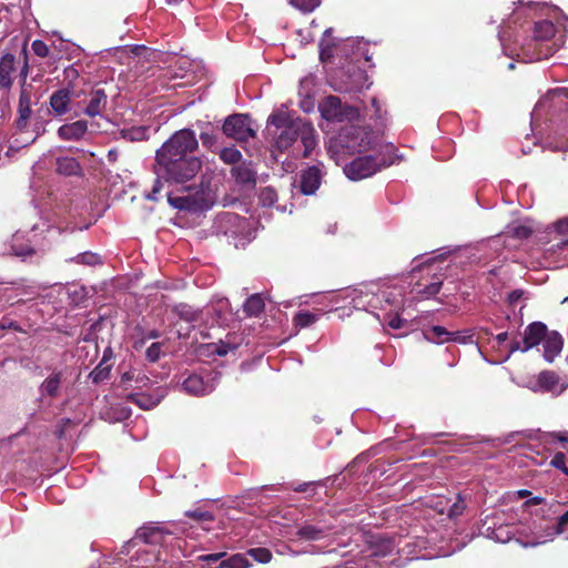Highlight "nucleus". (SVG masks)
I'll use <instances>...</instances> for the list:
<instances>
[{"mask_svg":"<svg viewBox=\"0 0 568 568\" xmlns=\"http://www.w3.org/2000/svg\"><path fill=\"white\" fill-rule=\"evenodd\" d=\"M386 145L379 134L369 128L346 125L329 140L327 152L339 164L345 155L362 154Z\"/></svg>","mask_w":568,"mask_h":568,"instance_id":"1","label":"nucleus"},{"mask_svg":"<svg viewBox=\"0 0 568 568\" xmlns=\"http://www.w3.org/2000/svg\"><path fill=\"white\" fill-rule=\"evenodd\" d=\"M162 541L163 531L159 527H141L122 547L121 554L129 555L136 548L129 568H169L166 560L162 558V551L155 550V546Z\"/></svg>","mask_w":568,"mask_h":568,"instance_id":"2","label":"nucleus"},{"mask_svg":"<svg viewBox=\"0 0 568 568\" xmlns=\"http://www.w3.org/2000/svg\"><path fill=\"white\" fill-rule=\"evenodd\" d=\"M377 285L374 283L364 284L358 287H349L334 294L329 303L335 305V310L352 307L354 310H367L368 307L376 308L381 302V297L389 304L394 302L390 300L392 292L383 291L377 293Z\"/></svg>","mask_w":568,"mask_h":568,"instance_id":"3","label":"nucleus"},{"mask_svg":"<svg viewBox=\"0 0 568 568\" xmlns=\"http://www.w3.org/2000/svg\"><path fill=\"white\" fill-rule=\"evenodd\" d=\"M298 140H301L303 150L300 151L297 146L294 148L292 151L293 155L298 156L301 154L303 158L310 156L317 144L316 132L308 122L297 118L294 122L278 131L274 148L283 152L293 146Z\"/></svg>","mask_w":568,"mask_h":568,"instance_id":"4","label":"nucleus"},{"mask_svg":"<svg viewBox=\"0 0 568 568\" xmlns=\"http://www.w3.org/2000/svg\"><path fill=\"white\" fill-rule=\"evenodd\" d=\"M394 163V146L386 145L377 150L359 154L344 166V173L353 181L372 176L383 168Z\"/></svg>","mask_w":568,"mask_h":568,"instance_id":"5","label":"nucleus"},{"mask_svg":"<svg viewBox=\"0 0 568 568\" xmlns=\"http://www.w3.org/2000/svg\"><path fill=\"white\" fill-rule=\"evenodd\" d=\"M199 142L194 131L182 129L176 131L155 153V166L165 165L179 159L193 156Z\"/></svg>","mask_w":568,"mask_h":568,"instance_id":"6","label":"nucleus"},{"mask_svg":"<svg viewBox=\"0 0 568 568\" xmlns=\"http://www.w3.org/2000/svg\"><path fill=\"white\" fill-rule=\"evenodd\" d=\"M202 168V161L197 156L179 159L172 163L155 166V173L164 178L166 182L184 184L196 176Z\"/></svg>","mask_w":568,"mask_h":568,"instance_id":"7","label":"nucleus"},{"mask_svg":"<svg viewBox=\"0 0 568 568\" xmlns=\"http://www.w3.org/2000/svg\"><path fill=\"white\" fill-rule=\"evenodd\" d=\"M559 535H565V538L568 535V510L558 516L556 523L536 527L532 541H530L529 545H544L548 541H552Z\"/></svg>","mask_w":568,"mask_h":568,"instance_id":"8","label":"nucleus"},{"mask_svg":"<svg viewBox=\"0 0 568 568\" xmlns=\"http://www.w3.org/2000/svg\"><path fill=\"white\" fill-rule=\"evenodd\" d=\"M222 129L226 136L236 141H247L255 135L251 119L245 114L230 115L225 119Z\"/></svg>","mask_w":568,"mask_h":568,"instance_id":"9","label":"nucleus"},{"mask_svg":"<svg viewBox=\"0 0 568 568\" xmlns=\"http://www.w3.org/2000/svg\"><path fill=\"white\" fill-rule=\"evenodd\" d=\"M322 116L327 121L342 122L355 114V110L348 105H344L339 98L329 95L325 98L318 105Z\"/></svg>","mask_w":568,"mask_h":568,"instance_id":"10","label":"nucleus"},{"mask_svg":"<svg viewBox=\"0 0 568 568\" xmlns=\"http://www.w3.org/2000/svg\"><path fill=\"white\" fill-rule=\"evenodd\" d=\"M169 203L175 209L187 211H202L210 206L203 191H196L194 194L187 193L183 196L169 195Z\"/></svg>","mask_w":568,"mask_h":568,"instance_id":"11","label":"nucleus"},{"mask_svg":"<svg viewBox=\"0 0 568 568\" xmlns=\"http://www.w3.org/2000/svg\"><path fill=\"white\" fill-rule=\"evenodd\" d=\"M185 393L194 396H204L214 390V379H204L201 375L192 374L182 383Z\"/></svg>","mask_w":568,"mask_h":568,"instance_id":"12","label":"nucleus"},{"mask_svg":"<svg viewBox=\"0 0 568 568\" xmlns=\"http://www.w3.org/2000/svg\"><path fill=\"white\" fill-rule=\"evenodd\" d=\"M547 335V327L540 322L529 324L524 332L523 352L537 346Z\"/></svg>","mask_w":568,"mask_h":568,"instance_id":"13","label":"nucleus"},{"mask_svg":"<svg viewBox=\"0 0 568 568\" xmlns=\"http://www.w3.org/2000/svg\"><path fill=\"white\" fill-rule=\"evenodd\" d=\"M88 131V123L84 120H78L72 123L63 124L58 130V135L64 141H79Z\"/></svg>","mask_w":568,"mask_h":568,"instance_id":"14","label":"nucleus"},{"mask_svg":"<svg viewBox=\"0 0 568 568\" xmlns=\"http://www.w3.org/2000/svg\"><path fill=\"white\" fill-rule=\"evenodd\" d=\"M322 173L317 166H311L301 174V191L303 194L312 195L321 185Z\"/></svg>","mask_w":568,"mask_h":568,"instance_id":"15","label":"nucleus"},{"mask_svg":"<svg viewBox=\"0 0 568 568\" xmlns=\"http://www.w3.org/2000/svg\"><path fill=\"white\" fill-rule=\"evenodd\" d=\"M16 71V58L11 53L0 57V89H9L12 85V73Z\"/></svg>","mask_w":568,"mask_h":568,"instance_id":"16","label":"nucleus"},{"mask_svg":"<svg viewBox=\"0 0 568 568\" xmlns=\"http://www.w3.org/2000/svg\"><path fill=\"white\" fill-rule=\"evenodd\" d=\"M564 341L557 332L547 333L544 339V357L551 363L562 349Z\"/></svg>","mask_w":568,"mask_h":568,"instance_id":"17","label":"nucleus"},{"mask_svg":"<svg viewBox=\"0 0 568 568\" xmlns=\"http://www.w3.org/2000/svg\"><path fill=\"white\" fill-rule=\"evenodd\" d=\"M106 94L102 89L93 90L90 93L89 103L84 110V113L91 118L101 114V112L106 106Z\"/></svg>","mask_w":568,"mask_h":568,"instance_id":"18","label":"nucleus"},{"mask_svg":"<svg viewBox=\"0 0 568 568\" xmlns=\"http://www.w3.org/2000/svg\"><path fill=\"white\" fill-rule=\"evenodd\" d=\"M424 337L432 342L437 344H443L448 341H456V333H452L447 331L445 327L439 325H434L430 327H427L423 331Z\"/></svg>","mask_w":568,"mask_h":568,"instance_id":"19","label":"nucleus"},{"mask_svg":"<svg viewBox=\"0 0 568 568\" xmlns=\"http://www.w3.org/2000/svg\"><path fill=\"white\" fill-rule=\"evenodd\" d=\"M18 112V125L23 126L31 114V90L24 85L21 88Z\"/></svg>","mask_w":568,"mask_h":568,"instance_id":"20","label":"nucleus"},{"mask_svg":"<svg viewBox=\"0 0 568 568\" xmlns=\"http://www.w3.org/2000/svg\"><path fill=\"white\" fill-rule=\"evenodd\" d=\"M328 527L313 524H304L298 527L296 536L305 540H320L326 536Z\"/></svg>","mask_w":568,"mask_h":568,"instance_id":"21","label":"nucleus"},{"mask_svg":"<svg viewBox=\"0 0 568 568\" xmlns=\"http://www.w3.org/2000/svg\"><path fill=\"white\" fill-rule=\"evenodd\" d=\"M69 102L70 92L67 89L54 92L50 98V105L52 110L59 115H62L68 111Z\"/></svg>","mask_w":568,"mask_h":568,"instance_id":"22","label":"nucleus"},{"mask_svg":"<svg viewBox=\"0 0 568 568\" xmlns=\"http://www.w3.org/2000/svg\"><path fill=\"white\" fill-rule=\"evenodd\" d=\"M61 381H62L61 372H55V373L51 374L40 385L41 394L48 395L50 397H55L59 394Z\"/></svg>","mask_w":568,"mask_h":568,"instance_id":"23","label":"nucleus"},{"mask_svg":"<svg viewBox=\"0 0 568 568\" xmlns=\"http://www.w3.org/2000/svg\"><path fill=\"white\" fill-rule=\"evenodd\" d=\"M57 172L63 175H78L81 173V165L74 158H58Z\"/></svg>","mask_w":568,"mask_h":568,"instance_id":"24","label":"nucleus"},{"mask_svg":"<svg viewBox=\"0 0 568 568\" xmlns=\"http://www.w3.org/2000/svg\"><path fill=\"white\" fill-rule=\"evenodd\" d=\"M232 174L236 182L241 184H251L255 182V171L251 168V164H239L232 169Z\"/></svg>","mask_w":568,"mask_h":568,"instance_id":"25","label":"nucleus"},{"mask_svg":"<svg viewBox=\"0 0 568 568\" xmlns=\"http://www.w3.org/2000/svg\"><path fill=\"white\" fill-rule=\"evenodd\" d=\"M333 29L328 28L324 31L320 42V58L322 61L329 59L333 55V48L336 45L332 39Z\"/></svg>","mask_w":568,"mask_h":568,"instance_id":"26","label":"nucleus"},{"mask_svg":"<svg viewBox=\"0 0 568 568\" xmlns=\"http://www.w3.org/2000/svg\"><path fill=\"white\" fill-rule=\"evenodd\" d=\"M250 560L245 554H235L220 561L216 568H248Z\"/></svg>","mask_w":568,"mask_h":568,"instance_id":"27","label":"nucleus"},{"mask_svg":"<svg viewBox=\"0 0 568 568\" xmlns=\"http://www.w3.org/2000/svg\"><path fill=\"white\" fill-rule=\"evenodd\" d=\"M263 308L264 302L258 294L250 296L243 305V310L247 316H256L263 311Z\"/></svg>","mask_w":568,"mask_h":568,"instance_id":"28","label":"nucleus"},{"mask_svg":"<svg viewBox=\"0 0 568 568\" xmlns=\"http://www.w3.org/2000/svg\"><path fill=\"white\" fill-rule=\"evenodd\" d=\"M555 28L550 21L542 20L535 23L534 37L538 40H546L554 36Z\"/></svg>","mask_w":568,"mask_h":568,"instance_id":"29","label":"nucleus"},{"mask_svg":"<svg viewBox=\"0 0 568 568\" xmlns=\"http://www.w3.org/2000/svg\"><path fill=\"white\" fill-rule=\"evenodd\" d=\"M175 314L189 323H194L200 318L201 313L186 304H180L174 308Z\"/></svg>","mask_w":568,"mask_h":568,"instance_id":"30","label":"nucleus"},{"mask_svg":"<svg viewBox=\"0 0 568 568\" xmlns=\"http://www.w3.org/2000/svg\"><path fill=\"white\" fill-rule=\"evenodd\" d=\"M31 232L33 241H36V237L40 234L47 233L52 236V233H60L61 229L53 226L47 219H41L39 223L31 227Z\"/></svg>","mask_w":568,"mask_h":568,"instance_id":"31","label":"nucleus"},{"mask_svg":"<svg viewBox=\"0 0 568 568\" xmlns=\"http://www.w3.org/2000/svg\"><path fill=\"white\" fill-rule=\"evenodd\" d=\"M320 318V314L311 313V312H298L294 318L293 323L298 328L308 327L312 324L316 323Z\"/></svg>","mask_w":568,"mask_h":568,"instance_id":"32","label":"nucleus"},{"mask_svg":"<svg viewBox=\"0 0 568 568\" xmlns=\"http://www.w3.org/2000/svg\"><path fill=\"white\" fill-rule=\"evenodd\" d=\"M122 136L128 141H143L148 136V129L144 126H131L122 130Z\"/></svg>","mask_w":568,"mask_h":568,"instance_id":"33","label":"nucleus"},{"mask_svg":"<svg viewBox=\"0 0 568 568\" xmlns=\"http://www.w3.org/2000/svg\"><path fill=\"white\" fill-rule=\"evenodd\" d=\"M442 284V280L437 278L433 281L430 284L425 285L423 288H419L418 286L417 288H414V291L416 295L419 296L420 298H429L439 292Z\"/></svg>","mask_w":568,"mask_h":568,"instance_id":"34","label":"nucleus"},{"mask_svg":"<svg viewBox=\"0 0 568 568\" xmlns=\"http://www.w3.org/2000/svg\"><path fill=\"white\" fill-rule=\"evenodd\" d=\"M558 382V377L552 372H541L538 375V387L542 390H551Z\"/></svg>","mask_w":568,"mask_h":568,"instance_id":"35","label":"nucleus"},{"mask_svg":"<svg viewBox=\"0 0 568 568\" xmlns=\"http://www.w3.org/2000/svg\"><path fill=\"white\" fill-rule=\"evenodd\" d=\"M70 261L88 266H94L102 263L100 255L92 252L80 253L77 256L72 257Z\"/></svg>","mask_w":568,"mask_h":568,"instance_id":"36","label":"nucleus"},{"mask_svg":"<svg viewBox=\"0 0 568 568\" xmlns=\"http://www.w3.org/2000/svg\"><path fill=\"white\" fill-rule=\"evenodd\" d=\"M163 397V394L156 395V396H148V395H136L133 400L143 409H151L155 407L161 398Z\"/></svg>","mask_w":568,"mask_h":568,"instance_id":"37","label":"nucleus"},{"mask_svg":"<svg viewBox=\"0 0 568 568\" xmlns=\"http://www.w3.org/2000/svg\"><path fill=\"white\" fill-rule=\"evenodd\" d=\"M268 124L274 125L278 131L294 122L295 119L290 118L285 112H276L270 115Z\"/></svg>","mask_w":568,"mask_h":568,"instance_id":"38","label":"nucleus"},{"mask_svg":"<svg viewBox=\"0 0 568 568\" xmlns=\"http://www.w3.org/2000/svg\"><path fill=\"white\" fill-rule=\"evenodd\" d=\"M241 152L234 146L223 148L220 151V159L226 164H235L241 160Z\"/></svg>","mask_w":568,"mask_h":568,"instance_id":"39","label":"nucleus"},{"mask_svg":"<svg viewBox=\"0 0 568 568\" xmlns=\"http://www.w3.org/2000/svg\"><path fill=\"white\" fill-rule=\"evenodd\" d=\"M12 284L22 295H37L39 291V286L36 283H29L26 280H21Z\"/></svg>","mask_w":568,"mask_h":568,"instance_id":"40","label":"nucleus"},{"mask_svg":"<svg viewBox=\"0 0 568 568\" xmlns=\"http://www.w3.org/2000/svg\"><path fill=\"white\" fill-rule=\"evenodd\" d=\"M247 555L261 564H266L272 559V554L266 548H252L247 551Z\"/></svg>","mask_w":568,"mask_h":568,"instance_id":"41","label":"nucleus"},{"mask_svg":"<svg viewBox=\"0 0 568 568\" xmlns=\"http://www.w3.org/2000/svg\"><path fill=\"white\" fill-rule=\"evenodd\" d=\"M321 0H290V3L303 12H312L320 6Z\"/></svg>","mask_w":568,"mask_h":568,"instance_id":"42","label":"nucleus"},{"mask_svg":"<svg viewBox=\"0 0 568 568\" xmlns=\"http://www.w3.org/2000/svg\"><path fill=\"white\" fill-rule=\"evenodd\" d=\"M277 199L276 192L271 187H265L262 190L260 200L263 205L265 206H272Z\"/></svg>","mask_w":568,"mask_h":568,"instance_id":"43","label":"nucleus"},{"mask_svg":"<svg viewBox=\"0 0 568 568\" xmlns=\"http://www.w3.org/2000/svg\"><path fill=\"white\" fill-rule=\"evenodd\" d=\"M146 358L154 363L159 361L162 354V344L161 343H152L146 349Z\"/></svg>","mask_w":568,"mask_h":568,"instance_id":"44","label":"nucleus"},{"mask_svg":"<svg viewBox=\"0 0 568 568\" xmlns=\"http://www.w3.org/2000/svg\"><path fill=\"white\" fill-rule=\"evenodd\" d=\"M20 231L17 232L13 236V242H18L19 239H20ZM12 250H13V253L17 255V256H22V257H26L30 254L33 253V248L31 247L30 244H27L24 246H22L21 248H17L16 247V243L12 244Z\"/></svg>","mask_w":568,"mask_h":568,"instance_id":"45","label":"nucleus"},{"mask_svg":"<svg viewBox=\"0 0 568 568\" xmlns=\"http://www.w3.org/2000/svg\"><path fill=\"white\" fill-rule=\"evenodd\" d=\"M550 465L568 475V468L566 467V456L564 453H556L550 462Z\"/></svg>","mask_w":568,"mask_h":568,"instance_id":"46","label":"nucleus"},{"mask_svg":"<svg viewBox=\"0 0 568 568\" xmlns=\"http://www.w3.org/2000/svg\"><path fill=\"white\" fill-rule=\"evenodd\" d=\"M32 51L40 58H45L50 53L49 47L41 40H34L31 44Z\"/></svg>","mask_w":568,"mask_h":568,"instance_id":"47","label":"nucleus"},{"mask_svg":"<svg viewBox=\"0 0 568 568\" xmlns=\"http://www.w3.org/2000/svg\"><path fill=\"white\" fill-rule=\"evenodd\" d=\"M200 139L202 141L203 146H205L212 151L217 148V140L214 134L209 133V132H201Z\"/></svg>","mask_w":568,"mask_h":568,"instance_id":"48","label":"nucleus"},{"mask_svg":"<svg viewBox=\"0 0 568 568\" xmlns=\"http://www.w3.org/2000/svg\"><path fill=\"white\" fill-rule=\"evenodd\" d=\"M509 232L515 237L526 239L532 233V230H531V227L526 226V225H516V226H513L511 229H509Z\"/></svg>","mask_w":568,"mask_h":568,"instance_id":"49","label":"nucleus"},{"mask_svg":"<svg viewBox=\"0 0 568 568\" xmlns=\"http://www.w3.org/2000/svg\"><path fill=\"white\" fill-rule=\"evenodd\" d=\"M488 537L491 539H495L496 541H499V542H505V541L509 540V535L506 531V529L503 527H499L498 529L493 530L490 534H488Z\"/></svg>","mask_w":568,"mask_h":568,"instance_id":"50","label":"nucleus"},{"mask_svg":"<svg viewBox=\"0 0 568 568\" xmlns=\"http://www.w3.org/2000/svg\"><path fill=\"white\" fill-rule=\"evenodd\" d=\"M517 351H521L523 352V344L520 342H513L510 345H509V349L507 352V354L504 356V358L499 359V361H494L491 362L493 364H496V363H503V362H506L509 359V357L511 356V354H514L515 352Z\"/></svg>","mask_w":568,"mask_h":568,"instance_id":"51","label":"nucleus"},{"mask_svg":"<svg viewBox=\"0 0 568 568\" xmlns=\"http://www.w3.org/2000/svg\"><path fill=\"white\" fill-rule=\"evenodd\" d=\"M186 515L191 518H194L196 520H212L213 517L209 511H202V510H194V511H187Z\"/></svg>","mask_w":568,"mask_h":568,"instance_id":"52","label":"nucleus"},{"mask_svg":"<svg viewBox=\"0 0 568 568\" xmlns=\"http://www.w3.org/2000/svg\"><path fill=\"white\" fill-rule=\"evenodd\" d=\"M226 556V552H215V554H210V555H205V556H202L200 557L203 561H206L209 564H215V562H219L221 560H223V558Z\"/></svg>","mask_w":568,"mask_h":568,"instance_id":"53","label":"nucleus"},{"mask_svg":"<svg viewBox=\"0 0 568 568\" xmlns=\"http://www.w3.org/2000/svg\"><path fill=\"white\" fill-rule=\"evenodd\" d=\"M407 324L406 320L400 318L398 315H394L388 321V326L393 329H399L405 327Z\"/></svg>","mask_w":568,"mask_h":568,"instance_id":"54","label":"nucleus"},{"mask_svg":"<svg viewBox=\"0 0 568 568\" xmlns=\"http://www.w3.org/2000/svg\"><path fill=\"white\" fill-rule=\"evenodd\" d=\"M464 508H465V505H464V503H463V501H456V503H454V504L450 506V508H449V510H448V516H449L450 518H454V517H456V516H459V515L463 513Z\"/></svg>","mask_w":568,"mask_h":568,"instance_id":"55","label":"nucleus"},{"mask_svg":"<svg viewBox=\"0 0 568 568\" xmlns=\"http://www.w3.org/2000/svg\"><path fill=\"white\" fill-rule=\"evenodd\" d=\"M161 180H164V178H160L158 175V179L154 181V184H153V187H152V192L149 195L150 200H156V194L160 193V191L162 189V181Z\"/></svg>","mask_w":568,"mask_h":568,"instance_id":"56","label":"nucleus"},{"mask_svg":"<svg viewBox=\"0 0 568 568\" xmlns=\"http://www.w3.org/2000/svg\"><path fill=\"white\" fill-rule=\"evenodd\" d=\"M105 375H106V373L104 372V369H99V368H95L90 374V376L94 383L101 382L105 377Z\"/></svg>","mask_w":568,"mask_h":568,"instance_id":"57","label":"nucleus"},{"mask_svg":"<svg viewBox=\"0 0 568 568\" xmlns=\"http://www.w3.org/2000/svg\"><path fill=\"white\" fill-rule=\"evenodd\" d=\"M549 436L560 443H568V433H550Z\"/></svg>","mask_w":568,"mask_h":568,"instance_id":"58","label":"nucleus"},{"mask_svg":"<svg viewBox=\"0 0 568 568\" xmlns=\"http://www.w3.org/2000/svg\"><path fill=\"white\" fill-rule=\"evenodd\" d=\"M356 45V50L359 51L361 50V45L362 43L357 40H354V39H347L345 42H344V48H354Z\"/></svg>","mask_w":568,"mask_h":568,"instance_id":"59","label":"nucleus"},{"mask_svg":"<svg viewBox=\"0 0 568 568\" xmlns=\"http://www.w3.org/2000/svg\"><path fill=\"white\" fill-rule=\"evenodd\" d=\"M556 229L559 232H567L568 231V219L560 220L556 223Z\"/></svg>","mask_w":568,"mask_h":568,"instance_id":"60","label":"nucleus"},{"mask_svg":"<svg viewBox=\"0 0 568 568\" xmlns=\"http://www.w3.org/2000/svg\"><path fill=\"white\" fill-rule=\"evenodd\" d=\"M507 338H508V333H507V332L499 333V334L495 337V339H496V342H497V344H498V345H499V344H501V343H504V342H506V341H507Z\"/></svg>","mask_w":568,"mask_h":568,"instance_id":"61","label":"nucleus"},{"mask_svg":"<svg viewBox=\"0 0 568 568\" xmlns=\"http://www.w3.org/2000/svg\"><path fill=\"white\" fill-rule=\"evenodd\" d=\"M312 83H313V78L312 77H306V78H303L301 80V87L302 88H306L307 85H310Z\"/></svg>","mask_w":568,"mask_h":568,"instance_id":"62","label":"nucleus"},{"mask_svg":"<svg viewBox=\"0 0 568 568\" xmlns=\"http://www.w3.org/2000/svg\"><path fill=\"white\" fill-rule=\"evenodd\" d=\"M118 156V152L115 150H110L108 152V160L109 161H115Z\"/></svg>","mask_w":568,"mask_h":568,"instance_id":"63","label":"nucleus"},{"mask_svg":"<svg viewBox=\"0 0 568 568\" xmlns=\"http://www.w3.org/2000/svg\"><path fill=\"white\" fill-rule=\"evenodd\" d=\"M394 550V545L390 541L385 544V554L392 552Z\"/></svg>","mask_w":568,"mask_h":568,"instance_id":"64","label":"nucleus"}]
</instances>
